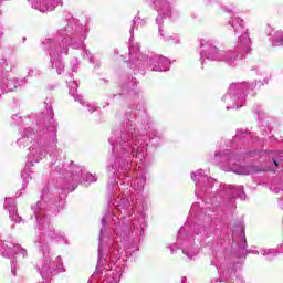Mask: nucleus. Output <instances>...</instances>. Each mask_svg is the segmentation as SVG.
Listing matches in <instances>:
<instances>
[{"label":"nucleus","instance_id":"1","mask_svg":"<svg viewBox=\"0 0 283 283\" xmlns=\"http://www.w3.org/2000/svg\"><path fill=\"white\" fill-rule=\"evenodd\" d=\"M273 164L275 165V167H280V163H277V160H274Z\"/></svg>","mask_w":283,"mask_h":283}]
</instances>
